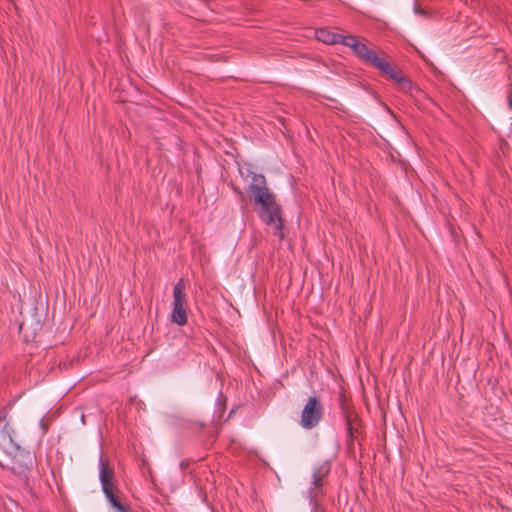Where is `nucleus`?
I'll return each instance as SVG.
<instances>
[{
  "label": "nucleus",
  "mask_w": 512,
  "mask_h": 512,
  "mask_svg": "<svg viewBox=\"0 0 512 512\" xmlns=\"http://www.w3.org/2000/svg\"><path fill=\"white\" fill-rule=\"evenodd\" d=\"M248 176L251 177V183L248 191L253 195L255 205L259 206V216L267 225L274 228V234L283 238V222L280 213V207L276 203L275 195L270 191L266 178L262 174H257L248 169Z\"/></svg>",
  "instance_id": "1"
},
{
  "label": "nucleus",
  "mask_w": 512,
  "mask_h": 512,
  "mask_svg": "<svg viewBox=\"0 0 512 512\" xmlns=\"http://www.w3.org/2000/svg\"><path fill=\"white\" fill-rule=\"evenodd\" d=\"M344 45L350 47L364 62L372 65L389 78L395 80L401 90L407 92L411 89L412 83L409 80L398 73L384 58L379 57L373 50L369 49L366 44L359 42L355 36L346 35Z\"/></svg>",
  "instance_id": "2"
},
{
  "label": "nucleus",
  "mask_w": 512,
  "mask_h": 512,
  "mask_svg": "<svg viewBox=\"0 0 512 512\" xmlns=\"http://www.w3.org/2000/svg\"><path fill=\"white\" fill-rule=\"evenodd\" d=\"M99 466V477L106 498L118 512H128L127 508L120 501L119 489L114 484L113 469L109 467L108 462L102 457H100Z\"/></svg>",
  "instance_id": "3"
},
{
  "label": "nucleus",
  "mask_w": 512,
  "mask_h": 512,
  "mask_svg": "<svg viewBox=\"0 0 512 512\" xmlns=\"http://www.w3.org/2000/svg\"><path fill=\"white\" fill-rule=\"evenodd\" d=\"M187 301L185 293V282L180 279L173 287V302L171 321L174 324L183 326L187 323Z\"/></svg>",
  "instance_id": "4"
},
{
  "label": "nucleus",
  "mask_w": 512,
  "mask_h": 512,
  "mask_svg": "<svg viewBox=\"0 0 512 512\" xmlns=\"http://www.w3.org/2000/svg\"><path fill=\"white\" fill-rule=\"evenodd\" d=\"M323 412L324 408L320 399L316 396L309 397L301 412L300 425L304 429L316 427L323 417Z\"/></svg>",
  "instance_id": "5"
},
{
  "label": "nucleus",
  "mask_w": 512,
  "mask_h": 512,
  "mask_svg": "<svg viewBox=\"0 0 512 512\" xmlns=\"http://www.w3.org/2000/svg\"><path fill=\"white\" fill-rule=\"evenodd\" d=\"M315 37L317 40L325 44H343L346 41V36L338 33H334L327 28H320L315 31Z\"/></svg>",
  "instance_id": "6"
},
{
  "label": "nucleus",
  "mask_w": 512,
  "mask_h": 512,
  "mask_svg": "<svg viewBox=\"0 0 512 512\" xmlns=\"http://www.w3.org/2000/svg\"><path fill=\"white\" fill-rule=\"evenodd\" d=\"M324 480L318 478H312L311 486L308 489V497L310 499V503L316 501V499L323 495L324 490Z\"/></svg>",
  "instance_id": "7"
},
{
  "label": "nucleus",
  "mask_w": 512,
  "mask_h": 512,
  "mask_svg": "<svg viewBox=\"0 0 512 512\" xmlns=\"http://www.w3.org/2000/svg\"><path fill=\"white\" fill-rule=\"evenodd\" d=\"M331 470V465L329 461H325L319 465H317L312 474V478H318L325 481V478L328 476Z\"/></svg>",
  "instance_id": "8"
},
{
  "label": "nucleus",
  "mask_w": 512,
  "mask_h": 512,
  "mask_svg": "<svg viewBox=\"0 0 512 512\" xmlns=\"http://www.w3.org/2000/svg\"><path fill=\"white\" fill-rule=\"evenodd\" d=\"M1 435L3 436L4 440L8 443V448L16 447L18 448V445L14 442L12 434L14 433L13 429L10 427L9 424H5L3 428L1 429Z\"/></svg>",
  "instance_id": "9"
},
{
  "label": "nucleus",
  "mask_w": 512,
  "mask_h": 512,
  "mask_svg": "<svg viewBox=\"0 0 512 512\" xmlns=\"http://www.w3.org/2000/svg\"><path fill=\"white\" fill-rule=\"evenodd\" d=\"M344 414H345V420H346V429H347V432L352 435L353 433V427H352V421H351V417L350 415L347 414L346 411H344Z\"/></svg>",
  "instance_id": "10"
},
{
  "label": "nucleus",
  "mask_w": 512,
  "mask_h": 512,
  "mask_svg": "<svg viewBox=\"0 0 512 512\" xmlns=\"http://www.w3.org/2000/svg\"><path fill=\"white\" fill-rule=\"evenodd\" d=\"M508 106L512 109V84L507 92Z\"/></svg>",
  "instance_id": "11"
},
{
  "label": "nucleus",
  "mask_w": 512,
  "mask_h": 512,
  "mask_svg": "<svg viewBox=\"0 0 512 512\" xmlns=\"http://www.w3.org/2000/svg\"><path fill=\"white\" fill-rule=\"evenodd\" d=\"M40 424H41V427H42V429H43V432H44V433H46V431H47V426L45 425V423H44L43 421H41V422H40Z\"/></svg>",
  "instance_id": "12"
},
{
  "label": "nucleus",
  "mask_w": 512,
  "mask_h": 512,
  "mask_svg": "<svg viewBox=\"0 0 512 512\" xmlns=\"http://www.w3.org/2000/svg\"><path fill=\"white\" fill-rule=\"evenodd\" d=\"M114 98H115V100H117V101L125 102V100H124V99H122V98L120 97V95H119V96H116V95H115V96H114Z\"/></svg>",
  "instance_id": "13"
}]
</instances>
